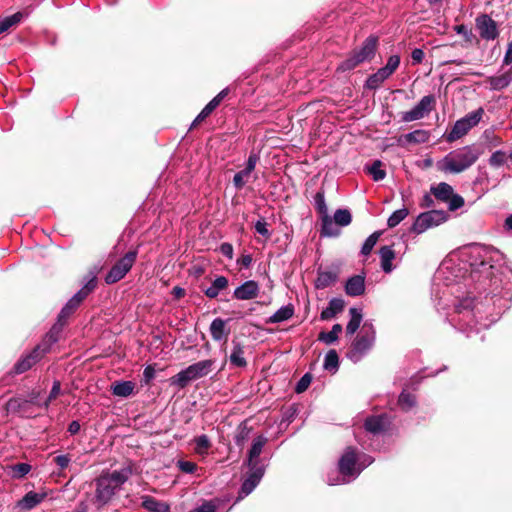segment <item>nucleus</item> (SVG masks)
Instances as JSON below:
<instances>
[{"label":"nucleus","mask_w":512,"mask_h":512,"mask_svg":"<svg viewBox=\"0 0 512 512\" xmlns=\"http://www.w3.org/2000/svg\"><path fill=\"white\" fill-rule=\"evenodd\" d=\"M482 154L483 149L479 145H466L449 152L437 162V168L444 173L459 174L474 165Z\"/></svg>","instance_id":"obj_2"},{"label":"nucleus","mask_w":512,"mask_h":512,"mask_svg":"<svg viewBox=\"0 0 512 512\" xmlns=\"http://www.w3.org/2000/svg\"><path fill=\"white\" fill-rule=\"evenodd\" d=\"M315 206L319 214L321 215V236L324 237H337L340 234V230L335 228L332 217L328 214V208L325 202L323 192H318L315 195Z\"/></svg>","instance_id":"obj_9"},{"label":"nucleus","mask_w":512,"mask_h":512,"mask_svg":"<svg viewBox=\"0 0 512 512\" xmlns=\"http://www.w3.org/2000/svg\"><path fill=\"white\" fill-rule=\"evenodd\" d=\"M339 366V357L335 350H330L327 352L324 358L323 367L325 370L335 372Z\"/></svg>","instance_id":"obj_41"},{"label":"nucleus","mask_w":512,"mask_h":512,"mask_svg":"<svg viewBox=\"0 0 512 512\" xmlns=\"http://www.w3.org/2000/svg\"><path fill=\"white\" fill-rule=\"evenodd\" d=\"M250 174L246 170H241L234 175L233 183L237 189H241L244 187L246 182L248 181Z\"/></svg>","instance_id":"obj_51"},{"label":"nucleus","mask_w":512,"mask_h":512,"mask_svg":"<svg viewBox=\"0 0 512 512\" xmlns=\"http://www.w3.org/2000/svg\"><path fill=\"white\" fill-rule=\"evenodd\" d=\"M446 221V214L443 211L431 210L421 213L412 225L414 233L421 234L427 229L438 226Z\"/></svg>","instance_id":"obj_10"},{"label":"nucleus","mask_w":512,"mask_h":512,"mask_svg":"<svg viewBox=\"0 0 512 512\" xmlns=\"http://www.w3.org/2000/svg\"><path fill=\"white\" fill-rule=\"evenodd\" d=\"M23 18V13L17 12L13 15L4 17L0 19V32H6L9 30L12 26L18 24Z\"/></svg>","instance_id":"obj_40"},{"label":"nucleus","mask_w":512,"mask_h":512,"mask_svg":"<svg viewBox=\"0 0 512 512\" xmlns=\"http://www.w3.org/2000/svg\"><path fill=\"white\" fill-rule=\"evenodd\" d=\"M484 136L491 147H498L504 143L502 138L492 132L485 131Z\"/></svg>","instance_id":"obj_55"},{"label":"nucleus","mask_w":512,"mask_h":512,"mask_svg":"<svg viewBox=\"0 0 512 512\" xmlns=\"http://www.w3.org/2000/svg\"><path fill=\"white\" fill-rule=\"evenodd\" d=\"M294 315V307L292 304L282 306L273 315L267 319V323H281L290 319Z\"/></svg>","instance_id":"obj_28"},{"label":"nucleus","mask_w":512,"mask_h":512,"mask_svg":"<svg viewBox=\"0 0 512 512\" xmlns=\"http://www.w3.org/2000/svg\"><path fill=\"white\" fill-rule=\"evenodd\" d=\"M60 392H61V385H60V382H59V381H55V382L53 383L52 389H51V391H50V393H49V396H48L47 400L43 403V405H42V406H43L45 409H47V408H48V406H49V404H50V402H51L52 400H54L55 398H57V397H58V395L60 394Z\"/></svg>","instance_id":"obj_52"},{"label":"nucleus","mask_w":512,"mask_h":512,"mask_svg":"<svg viewBox=\"0 0 512 512\" xmlns=\"http://www.w3.org/2000/svg\"><path fill=\"white\" fill-rule=\"evenodd\" d=\"M409 214L407 208H401L394 211L387 220V225L389 228L396 227L401 221H403Z\"/></svg>","instance_id":"obj_42"},{"label":"nucleus","mask_w":512,"mask_h":512,"mask_svg":"<svg viewBox=\"0 0 512 512\" xmlns=\"http://www.w3.org/2000/svg\"><path fill=\"white\" fill-rule=\"evenodd\" d=\"M135 388V384L131 381H121L115 382L111 386V391L113 395L118 397H128L130 396Z\"/></svg>","instance_id":"obj_32"},{"label":"nucleus","mask_w":512,"mask_h":512,"mask_svg":"<svg viewBox=\"0 0 512 512\" xmlns=\"http://www.w3.org/2000/svg\"><path fill=\"white\" fill-rule=\"evenodd\" d=\"M430 134L426 130H415L406 135V139L410 143H425L429 140Z\"/></svg>","instance_id":"obj_43"},{"label":"nucleus","mask_w":512,"mask_h":512,"mask_svg":"<svg viewBox=\"0 0 512 512\" xmlns=\"http://www.w3.org/2000/svg\"><path fill=\"white\" fill-rule=\"evenodd\" d=\"M349 314L350 320L346 326V334L352 336L359 329L363 319V315L361 309H358L356 307L350 308Z\"/></svg>","instance_id":"obj_27"},{"label":"nucleus","mask_w":512,"mask_h":512,"mask_svg":"<svg viewBox=\"0 0 512 512\" xmlns=\"http://www.w3.org/2000/svg\"><path fill=\"white\" fill-rule=\"evenodd\" d=\"M132 474L133 469L131 465H124L120 469L113 471H103L94 481L95 494L92 499L93 504L100 509L110 503Z\"/></svg>","instance_id":"obj_1"},{"label":"nucleus","mask_w":512,"mask_h":512,"mask_svg":"<svg viewBox=\"0 0 512 512\" xmlns=\"http://www.w3.org/2000/svg\"><path fill=\"white\" fill-rule=\"evenodd\" d=\"M376 331L372 323L365 322L360 333L351 344L347 357L354 363L359 362L373 347Z\"/></svg>","instance_id":"obj_6"},{"label":"nucleus","mask_w":512,"mask_h":512,"mask_svg":"<svg viewBox=\"0 0 512 512\" xmlns=\"http://www.w3.org/2000/svg\"><path fill=\"white\" fill-rule=\"evenodd\" d=\"M27 403L26 400H22L20 398L10 399L7 403V410L14 411L22 406V404Z\"/></svg>","instance_id":"obj_59"},{"label":"nucleus","mask_w":512,"mask_h":512,"mask_svg":"<svg viewBox=\"0 0 512 512\" xmlns=\"http://www.w3.org/2000/svg\"><path fill=\"white\" fill-rule=\"evenodd\" d=\"M267 439L263 436H258L253 440L251 449L248 453L247 466L249 469H254L255 467H261L259 465L258 458L262 453L263 447L266 444Z\"/></svg>","instance_id":"obj_17"},{"label":"nucleus","mask_w":512,"mask_h":512,"mask_svg":"<svg viewBox=\"0 0 512 512\" xmlns=\"http://www.w3.org/2000/svg\"><path fill=\"white\" fill-rule=\"evenodd\" d=\"M431 192L437 199L448 201L452 196L453 188L449 184L441 182L437 186L432 187Z\"/></svg>","instance_id":"obj_35"},{"label":"nucleus","mask_w":512,"mask_h":512,"mask_svg":"<svg viewBox=\"0 0 512 512\" xmlns=\"http://www.w3.org/2000/svg\"><path fill=\"white\" fill-rule=\"evenodd\" d=\"M336 279V274L331 271L319 272L318 277L316 279V287L318 289L326 288L333 284L336 281Z\"/></svg>","instance_id":"obj_39"},{"label":"nucleus","mask_w":512,"mask_h":512,"mask_svg":"<svg viewBox=\"0 0 512 512\" xmlns=\"http://www.w3.org/2000/svg\"><path fill=\"white\" fill-rule=\"evenodd\" d=\"M365 291V278L361 275H355L346 282L345 292L349 296H359Z\"/></svg>","instance_id":"obj_20"},{"label":"nucleus","mask_w":512,"mask_h":512,"mask_svg":"<svg viewBox=\"0 0 512 512\" xmlns=\"http://www.w3.org/2000/svg\"><path fill=\"white\" fill-rule=\"evenodd\" d=\"M32 469V466L28 463H17L7 466L9 475L13 479H21L25 477Z\"/></svg>","instance_id":"obj_34"},{"label":"nucleus","mask_w":512,"mask_h":512,"mask_svg":"<svg viewBox=\"0 0 512 512\" xmlns=\"http://www.w3.org/2000/svg\"><path fill=\"white\" fill-rule=\"evenodd\" d=\"M259 290V284L256 281L248 280L234 290L233 297L237 300H251L258 296Z\"/></svg>","instance_id":"obj_15"},{"label":"nucleus","mask_w":512,"mask_h":512,"mask_svg":"<svg viewBox=\"0 0 512 512\" xmlns=\"http://www.w3.org/2000/svg\"><path fill=\"white\" fill-rule=\"evenodd\" d=\"M360 63H362V61H360V58L357 57V53H354L348 57L346 60H344L339 66H338V70L340 71H349V70H352L354 69L357 65H359Z\"/></svg>","instance_id":"obj_47"},{"label":"nucleus","mask_w":512,"mask_h":512,"mask_svg":"<svg viewBox=\"0 0 512 512\" xmlns=\"http://www.w3.org/2000/svg\"><path fill=\"white\" fill-rule=\"evenodd\" d=\"M434 103L432 95L424 96L411 110L402 113V121L412 122L424 118L432 110Z\"/></svg>","instance_id":"obj_12"},{"label":"nucleus","mask_w":512,"mask_h":512,"mask_svg":"<svg viewBox=\"0 0 512 512\" xmlns=\"http://www.w3.org/2000/svg\"><path fill=\"white\" fill-rule=\"evenodd\" d=\"M250 434V429L245 425L241 424L237 430V433L235 435V443L238 446H242L244 442L248 439Z\"/></svg>","instance_id":"obj_49"},{"label":"nucleus","mask_w":512,"mask_h":512,"mask_svg":"<svg viewBox=\"0 0 512 512\" xmlns=\"http://www.w3.org/2000/svg\"><path fill=\"white\" fill-rule=\"evenodd\" d=\"M137 257V251L126 253L113 267L105 277L107 284H113L121 280L132 268Z\"/></svg>","instance_id":"obj_11"},{"label":"nucleus","mask_w":512,"mask_h":512,"mask_svg":"<svg viewBox=\"0 0 512 512\" xmlns=\"http://www.w3.org/2000/svg\"><path fill=\"white\" fill-rule=\"evenodd\" d=\"M227 287L228 279L224 276H219L212 282L211 286L204 291V294L208 298L214 299L222 290L226 289Z\"/></svg>","instance_id":"obj_29"},{"label":"nucleus","mask_w":512,"mask_h":512,"mask_svg":"<svg viewBox=\"0 0 512 512\" xmlns=\"http://www.w3.org/2000/svg\"><path fill=\"white\" fill-rule=\"evenodd\" d=\"M95 287L96 279L92 278L62 308L58 316V325H55L47 335V341H49V345L57 341V336L55 333H58L61 326L64 325L66 319L77 309L80 303L88 296L90 292L95 289Z\"/></svg>","instance_id":"obj_5"},{"label":"nucleus","mask_w":512,"mask_h":512,"mask_svg":"<svg viewBox=\"0 0 512 512\" xmlns=\"http://www.w3.org/2000/svg\"><path fill=\"white\" fill-rule=\"evenodd\" d=\"M480 312L481 308L475 304L474 299L467 297L461 300L456 306L458 319H453V321L457 322V325L461 330H475L478 332L481 328L488 327L487 323H481L477 319V315L480 314Z\"/></svg>","instance_id":"obj_4"},{"label":"nucleus","mask_w":512,"mask_h":512,"mask_svg":"<svg viewBox=\"0 0 512 512\" xmlns=\"http://www.w3.org/2000/svg\"><path fill=\"white\" fill-rule=\"evenodd\" d=\"M506 160H507L506 153L502 150H497L492 153L488 162L491 167L499 168L505 164Z\"/></svg>","instance_id":"obj_46"},{"label":"nucleus","mask_w":512,"mask_h":512,"mask_svg":"<svg viewBox=\"0 0 512 512\" xmlns=\"http://www.w3.org/2000/svg\"><path fill=\"white\" fill-rule=\"evenodd\" d=\"M377 41V37L369 36L363 42L361 48L358 51H354V53H357V57L360 58V61L364 62L374 56L377 47Z\"/></svg>","instance_id":"obj_21"},{"label":"nucleus","mask_w":512,"mask_h":512,"mask_svg":"<svg viewBox=\"0 0 512 512\" xmlns=\"http://www.w3.org/2000/svg\"><path fill=\"white\" fill-rule=\"evenodd\" d=\"M512 82V67L505 73L497 76H491L488 78L490 88L493 90H502L509 86Z\"/></svg>","instance_id":"obj_22"},{"label":"nucleus","mask_w":512,"mask_h":512,"mask_svg":"<svg viewBox=\"0 0 512 512\" xmlns=\"http://www.w3.org/2000/svg\"><path fill=\"white\" fill-rule=\"evenodd\" d=\"M454 30L457 34L462 35L466 41L470 42L472 40L473 34L465 25H457Z\"/></svg>","instance_id":"obj_57"},{"label":"nucleus","mask_w":512,"mask_h":512,"mask_svg":"<svg viewBox=\"0 0 512 512\" xmlns=\"http://www.w3.org/2000/svg\"><path fill=\"white\" fill-rule=\"evenodd\" d=\"M387 425L388 419L384 415L372 416L365 421V429L373 434L382 432Z\"/></svg>","instance_id":"obj_23"},{"label":"nucleus","mask_w":512,"mask_h":512,"mask_svg":"<svg viewBox=\"0 0 512 512\" xmlns=\"http://www.w3.org/2000/svg\"><path fill=\"white\" fill-rule=\"evenodd\" d=\"M335 228L348 226L352 221V215L348 209H337L332 218Z\"/></svg>","instance_id":"obj_37"},{"label":"nucleus","mask_w":512,"mask_h":512,"mask_svg":"<svg viewBox=\"0 0 512 512\" xmlns=\"http://www.w3.org/2000/svg\"><path fill=\"white\" fill-rule=\"evenodd\" d=\"M193 441L195 443L194 451L196 454H198L200 456H204L208 453V450L211 447V442L207 435L203 434V435L197 436L194 438Z\"/></svg>","instance_id":"obj_38"},{"label":"nucleus","mask_w":512,"mask_h":512,"mask_svg":"<svg viewBox=\"0 0 512 512\" xmlns=\"http://www.w3.org/2000/svg\"><path fill=\"white\" fill-rule=\"evenodd\" d=\"M142 505L145 509L151 512H169L170 510V507L167 503L157 501L151 496H143Z\"/></svg>","instance_id":"obj_30"},{"label":"nucleus","mask_w":512,"mask_h":512,"mask_svg":"<svg viewBox=\"0 0 512 512\" xmlns=\"http://www.w3.org/2000/svg\"><path fill=\"white\" fill-rule=\"evenodd\" d=\"M55 463L61 468H66L70 463V458L67 455H59L54 459Z\"/></svg>","instance_id":"obj_64"},{"label":"nucleus","mask_w":512,"mask_h":512,"mask_svg":"<svg viewBox=\"0 0 512 512\" xmlns=\"http://www.w3.org/2000/svg\"><path fill=\"white\" fill-rule=\"evenodd\" d=\"M258 159L259 158L256 154H251L247 160L246 167L244 170H246L249 174H251L253 172V170L255 169Z\"/></svg>","instance_id":"obj_60"},{"label":"nucleus","mask_w":512,"mask_h":512,"mask_svg":"<svg viewBox=\"0 0 512 512\" xmlns=\"http://www.w3.org/2000/svg\"><path fill=\"white\" fill-rule=\"evenodd\" d=\"M213 364L214 361L210 359L194 363L171 377L170 383L171 385H176L179 388H184L191 381L207 376L212 371Z\"/></svg>","instance_id":"obj_7"},{"label":"nucleus","mask_w":512,"mask_h":512,"mask_svg":"<svg viewBox=\"0 0 512 512\" xmlns=\"http://www.w3.org/2000/svg\"><path fill=\"white\" fill-rule=\"evenodd\" d=\"M343 328L340 324L333 325L331 331L324 332L322 331L319 336L318 340L324 342L327 345L333 344L337 341L339 334L342 332Z\"/></svg>","instance_id":"obj_36"},{"label":"nucleus","mask_w":512,"mask_h":512,"mask_svg":"<svg viewBox=\"0 0 512 512\" xmlns=\"http://www.w3.org/2000/svg\"><path fill=\"white\" fill-rule=\"evenodd\" d=\"M484 114L483 108H479L473 112L468 113L465 117L457 120L447 135L448 142H454L468 133L470 129L476 126Z\"/></svg>","instance_id":"obj_8"},{"label":"nucleus","mask_w":512,"mask_h":512,"mask_svg":"<svg viewBox=\"0 0 512 512\" xmlns=\"http://www.w3.org/2000/svg\"><path fill=\"white\" fill-rule=\"evenodd\" d=\"M372 462L373 459L370 456L362 455L361 457H357L355 450L351 447H348L339 460V471L342 475V479L334 480L329 477L328 484L338 485L349 483L350 481L356 479L361 471Z\"/></svg>","instance_id":"obj_3"},{"label":"nucleus","mask_w":512,"mask_h":512,"mask_svg":"<svg viewBox=\"0 0 512 512\" xmlns=\"http://www.w3.org/2000/svg\"><path fill=\"white\" fill-rule=\"evenodd\" d=\"M475 24L482 39L489 41L495 40L498 37L497 23L489 15H479L475 20Z\"/></svg>","instance_id":"obj_13"},{"label":"nucleus","mask_w":512,"mask_h":512,"mask_svg":"<svg viewBox=\"0 0 512 512\" xmlns=\"http://www.w3.org/2000/svg\"><path fill=\"white\" fill-rule=\"evenodd\" d=\"M424 52L422 49L416 48L411 53V58L414 64H420L424 59Z\"/></svg>","instance_id":"obj_61"},{"label":"nucleus","mask_w":512,"mask_h":512,"mask_svg":"<svg viewBox=\"0 0 512 512\" xmlns=\"http://www.w3.org/2000/svg\"><path fill=\"white\" fill-rule=\"evenodd\" d=\"M49 346L45 348H41V346H37L33 351L23 356L14 366V372L16 374H22L29 370L33 365H35L42 356L48 351Z\"/></svg>","instance_id":"obj_14"},{"label":"nucleus","mask_w":512,"mask_h":512,"mask_svg":"<svg viewBox=\"0 0 512 512\" xmlns=\"http://www.w3.org/2000/svg\"><path fill=\"white\" fill-rule=\"evenodd\" d=\"M220 252L229 259L233 258V247L230 243H222Z\"/></svg>","instance_id":"obj_63"},{"label":"nucleus","mask_w":512,"mask_h":512,"mask_svg":"<svg viewBox=\"0 0 512 512\" xmlns=\"http://www.w3.org/2000/svg\"><path fill=\"white\" fill-rule=\"evenodd\" d=\"M255 230L257 233H259L260 235H262L266 238H269L271 236V234L267 228V223L264 220H258L255 223Z\"/></svg>","instance_id":"obj_58"},{"label":"nucleus","mask_w":512,"mask_h":512,"mask_svg":"<svg viewBox=\"0 0 512 512\" xmlns=\"http://www.w3.org/2000/svg\"><path fill=\"white\" fill-rule=\"evenodd\" d=\"M210 334L215 341L226 339L229 330L226 328V321L221 318H215L210 325Z\"/></svg>","instance_id":"obj_26"},{"label":"nucleus","mask_w":512,"mask_h":512,"mask_svg":"<svg viewBox=\"0 0 512 512\" xmlns=\"http://www.w3.org/2000/svg\"><path fill=\"white\" fill-rule=\"evenodd\" d=\"M391 76L389 71L382 67L377 72L370 75L366 81V87L369 89H377L386 79Z\"/></svg>","instance_id":"obj_31"},{"label":"nucleus","mask_w":512,"mask_h":512,"mask_svg":"<svg viewBox=\"0 0 512 512\" xmlns=\"http://www.w3.org/2000/svg\"><path fill=\"white\" fill-rule=\"evenodd\" d=\"M311 376L309 374H305L300 380L299 382L297 383V386H296V392L297 393H302L304 392L308 386L310 385L311 383Z\"/></svg>","instance_id":"obj_56"},{"label":"nucleus","mask_w":512,"mask_h":512,"mask_svg":"<svg viewBox=\"0 0 512 512\" xmlns=\"http://www.w3.org/2000/svg\"><path fill=\"white\" fill-rule=\"evenodd\" d=\"M448 201L450 210H457L464 205V199L457 194L452 193V196L448 199Z\"/></svg>","instance_id":"obj_54"},{"label":"nucleus","mask_w":512,"mask_h":512,"mask_svg":"<svg viewBox=\"0 0 512 512\" xmlns=\"http://www.w3.org/2000/svg\"><path fill=\"white\" fill-rule=\"evenodd\" d=\"M233 349L230 354V363L236 367H246L247 361L244 357V348L240 343L233 342Z\"/></svg>","instance_id":"obj_33"},{"label":"nucleus","mask_w":512,"mask_h":512,"mask_svg":"<svg viewBox=\"0 0 512 512\" xmlns=\"http://www.w3.org/2000/svg\"><path fill=\"white\" fill-rule=\"evenodd\" d=\"M381 167L382 162L380 160H376L368 168V172L372 176L374 181H381L385 178L386 172Z\"/></svg>","instance_id":"obj_44"},{"label":"nucleus","mask_w":512,"mask_h":512,"mask_svg":"<svg viewBox=\"0 0 512 512\" xmlns=\"http://www.w3.org/2000/svg\"><path fill=\"white\" fill-rule=\"evenodd\" d=\"M263 475V467H255L254 469H250L248 477L245 479L241 486L240 497H245L249 495L258 485Z\"/></svg>","instance_id":"obj_16"},{"label":"nucleus","mask_w":512,"mask_h":512,"mask_svg":"<svg viewBox=\"0 0 512 512\" xmlns=\"http://www.w3.org/2000/svg\"><path fill=\"white\" fill-rule=\"evenodd\" d=\"M399 405L402 409H410L415 404V397L412 394L402 392L399 396Z\"/></svg>","instance_id":"obj_50"},{"label":"nucleus","mask_w":512,"mask_h":512,"mask_svg":"<svg viewBox=\"0 0 512 512\" xmlns=\"http://www.w3.org/2000/svg\"><path fill=\"white\" fill-rule=\"evenodd\" d=\"M48 496V492H27L24 497L18 502L17 506L23 510H31L38 506L46 497Z\"/></svg>","instance_id":"obj_18"},{"label":"nucleus","mask_w":512,"mask_h":512,"mask_svg":"<svg viewBox=\"0 0 512 512\" xmlns=\"http://www.w3.org/2000/svg\"><path fill=\"white\" fill-rule=\"evenodd\" d=\"M176 466L178 467V469L181 472L186 473V474H193L198 469L196 463H194L192 461L183 460V459H179L176 462Z\"/></svg>","instance_id":"obj_48"},{"label":"nucleus","mask_w":512,"mask_h":512,"mask_svg":"<svg viewBox=\"0 0 512 512\" xmlns=\"http://www.w3.org/2000/svg\"><path fill=\"white\" fill-rule=\"evenodd\" d=\"M228 94V88L223 89L220 91L198 114L194 122L192 123V126H195L197 123L203 121L206 117H208L214 109L218 107V105L221 103V101L227 96Z\"/></svg>","instance_id":"obj_19"},{"label":"nucleus","mask_w":512,"mask_h":512,"mask_svg":"<svg viewBox=\"0 0 512 512\" xmlns=\"http://www.w3.org/2000/svg\"><path fill=\"white\" fill-rule=\"evenodd\" d=\"M195 512H216V505L212 501L204 502Z\"/></svg>","instance_id":"obj_62"},{"label":"nucleus","mask_w":512,"mask_h":512,"mask_svg":"<svg viewBox=\"0 0 512 512\" xmlns=\"http://www.w3.org/2000/svg\"><path fill=\"white\" fill-rule=\"evenodd\" d=\"M381 235V232H374L372 233L364 242L363 246H362V249H361V253L365 256H368L371 251L373 250L374 246L376 245L379 237Z\"/></svg>","instance_id":"obj_45"},{"label":"nucleus","mask_w":512,"mask_h":512,"mask_svg":"<svg viewBox=\"0 0 512 512\" xmlns=\"http://www.w3.org/2000/svg\"><path fill=\"white\" fill-rule=\"evenodd\" d=\"M381 259V268L385 273H391L394 269L392 261L395 259L396 254L391 246H383L379 251Z\"/></svg>","instance_id":"obj_24"},{"label":"nucleus","mask_w":512,"mask_h":512,"mask_svg":"<svg viewBox=\"0 0 512 512\" xmlns=\"http://www.w3.org/2000/svg\"><path fill=\"white\" fill-rule=\"evenodd\" d=\"M400 64V57L398 55H392L389 57L387 64L384 66L387 71L392 75Z\"/></svg>","instance_id":"obj_53"},{"label":"nucleus","mask_w":512,"mask_h":512,"mask_svg":"<svg viewBox=\"0 0 512 512\" xmlns=\"http://www.w3.org/2000/svg\"><path fill=\"white\" fill-rule=\"evenodd\" d=\"M344 309V301L340 298H333L329 301L328 307L322 310L321 320H330Z\"/></svg>","instance_id":"obj_25"}]
</instances>
